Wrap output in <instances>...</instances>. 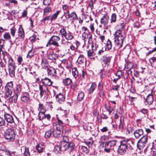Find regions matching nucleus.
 I'll return each instance as SVG.
<instances>
[{
	"label": "nucleus",
	"mask_w": 156,
	"mask_h": 156,
	"mask_svg": "<svg viewBox=\"0 0 156 156\" xmlns=\"http://www.w3.org/2000/svg\"><path fill=\"white\" fill-rule=\"evenodd\" d=\"M16 131L13 128L7 129L4 133V137L9 141H13L16 136Z\"/></svg>",
	"instance_id": "obj_1"
},
{
	"label": "nucleus",
	"mask_w": 156,
	"mask_h": 156,
	"mask_svg": "<svg viewBox=\"0 0 156 156\" xmlns=\"http://www.w3.org/2000/svg\"><path fill=\"white\" fill-rule=\"evenodd\" d=\"M60 40V38L58 36H53L49 39L46 45V47H49L50 49L53 50L55 49L54 47H52L53 45L55 48L59 46L58 41Z\"/></svg>",
	"instance_id": "obj_2"
},
{
	"label": "nucleus",
	"mask_w": 156,
	"mask_h": 156,
	"mask_svg": "<svg viewBox=\"0 0 156 156\" xmlns=\"http://www.w3.org/2000/svg\"><path fill=\"white\" fill-rule=\"evenodd\" d=\"M14 90L13 82H8L5 85L3 93L5 98H8L11 96Z\"/></svg>",
	"instance_id": "obj_3"
},
{
	"label": "nucleus",
	"mask_w": 156,
	"mask_h": 156,
	"mask_svg": "<svg viewBox=\"0 0 156 156\" xmlns=\"http://www.w3.org/2000/svg\"><path fill=\"white\" fill-rule=\"evenodd\" d=\"M129 140H123L120 141V145L118 146L117 151L121 155H123L127 151L128 145L129 144Z\"/></svg>",
	"instance_id": "obj_4"
},
{
	"label": "nucleus",
	"mask_w": 156,
	"mask_h": 156,
	"mask_svg": "<svg viewBox=\"0 0 156 156\" xmlns=\"http://www.w3.org/2000/svg\"><path fill=\"white\" fill-rule=\"evenodd\" d=\"M8 68L9 74L12 77L15 76L16 65L13 59H9L8 63Z\"/></svg>",
	"instance_id": "obj_5"
},
{
	"label": "nucleus",
	"mask_w": 156,
	"mask_h": 156,
	"mask_svg": "<svg viewBox=\"0 0 156 156\" xmlns=\"http://www.w3.org/2000/svg\"><path fill=\"white\" fill-rule=\"evenodd\" d=\"M114 35V41L117 45H119L120 47H122L125 37L119 33H115Z\"/></svg>",
	"instance_id": "obj_6"
},
{
	"label": "nucleus",
	"mask_w": 156,
	"mask_h": 156,
	"mask_svg": "<svg viewBox=\"0 0 156 156\" xmlns=\"http://www.w3.org/2000/svg\"><path fill=\"white\" fill-rule=\"evenodd\" d=\"M62 115L61 113H59L58 115H56L57 121L62 122L64 124L68 125L69 123V121L67 117V115L64 113Z\"/></svg>",
	"instance_id": "obj_7"
},
{
	"label": "nucleus",
	"mask_w": 156,
	"mask_h": 156,
	"mask_svg": "<svg viewBox=\"0 0 156 156\" xmlns=\"http://www.w3.org/2000/svg\"><path fill=\"white\" fill-rule=\"evenodd\" d=\"M147 140V137L144 136L137 143V146L140 148H143L146 145Z\"/></svg>",
	"instance_id": "obj_8"
},
{
	"label": "nucleus",
	"mask_w": 156,
	"mask_h": 156,
	"mask_svg": "<svg viewBox=\"0 0 156 156\" xmlns=\"http://www.w3.org/2000/svg\"><path fill=\"white\" fill-rule=\"evenodd\" d=\"M39 90L40 91V95L41 97H42L44 95L48 94V90L47 86L40 84Z\"/></svg>",
	"instance_id": "obj_9"
},
{
	"label": "nucleus",
	"mask_w": 156,
	"mask_h": 156,
	"mask_svg": "<svg viewBox=\"0 0 156 156\" xmlns=\"http://www.w3.org/2000/svg\"><path fill=\"white\" fill-rule=\"evenodd\" d=\"M21 101L25 103L30 101V95L29 93L27 92H23L21 97Z\"/></svg>",
	"instance_id": "obj_10"
},
{
	"label": "nucleus",
	"mask_w": 156,
	"mask_h": 156,
	"mask_svg": "<svg viewBox=\"0 0 156 156\" xmlns=\"http://www.w3.org/2000/svg\"><path fill=\"white\" fill-rule=\"evenodd\" d=\"M48 76L50 77H55L57 76V71L56 69L52 67L47 68V69Z\"/></svg>",
	"instance_id": "obj_11"
},
{
	"label": "nucleus",
	"mask_w": 156,
	"mask_h": 156,
	"mask_svg": "<svg viewBox=\"0 0 156 156\" xmlns=\"http://www.w3.org/2000/svg\"><path fill=\"white\" fill-rule=\"evenodd\" d=\"M56 101L59 104L63 103L65 101V95L61 93H59L55 96Z\"/></svg>",
	"instance_id": "obj_12"
},
{
	"label": "nucleus",
	"mask_w": 156,
	"mask_h": 156,
	"mask_svg": "<svg viewBox=\"0 0 156 156\" xmlns=\"http://www.w3.org/2000/svg\"><path fill=\"white\" fill-rule=\"evenodd\" d=\"M43 124L45 126H48L51 125L52 123L51 116L50 114L46 115L45 118L43 119Z\"/></svg>",
	"instance_id": "obj_13"
},
{
	"label": "nucleus",
	"mask_w": 156,
	"mask_h": 156,
	"mask_svg": "<svg viewBox=\"0 0 156 156\" xmlns=\"http://www.w3.org/2000/svg\"><path fill=\"white\" fill-rule=\"evenodd\" d=\"M45 144L42 142L37 144L35 146L36 149L38 153H41L43 152V150L45 149Z\"/></svg>",
	"instance_id": "obj_14"
},
{
	"label": "nucleus",
	"mask_w": 156,
	"mask_h": 156,
	"mask_svg": "<svg viewBox=\"0 0 156 156\" xmlns=\"http://www.w3.org/2000/svg\"><path fill=\"white\" fill-rule=\"evenodd\" d=\"M60 12V10H57L56 12L52 15L47 16V20H50L51 22L55 20Z\"/></svg>",
	"instance_id": "obj_15"
},
{
	"label": "nucleus",
	"mask_w": 156,
	"mask_h": 156,
	"mask_svg": "<svg viewBox=\"0 0 156 156\" xmlns=\"http://www.w3.org/2000/svg\"><path fill=\"white\" fill-rule=\"evenodd\" d=\"M4 118L6 121L9 123H14L13 117L9 114L4 112Z\"/></svg>",
	"instance_id": "obj_16"
},
{
	"label": "nucleus",
	"mask_w": 156,
	"mask_h": 156,
	"mask_svg": "<svg viewBox=\"0 0 156 156\" xmlns=\"http://www.w3.org/2000/svg\"><path fill=\"white\" fill-rule=\"evenodd\" d=\"M109 20V17L107 14H104L101 18L100 23L101 24L105 26L108 24Z\"/></svg>",
	"instance_id": "obj_17"
},
{
	"label": "nucleus",
	"mask_w": 156,
	"mask_h": 156,
	"mask_svg": "<svg viewBox=\"0 0 156 156\" xmlns=\"http://www.w3.org/2000/svg\"><path fill=\"white\" fill-rule=\"evenodd\" d=\"M136 139H139L144 134V131L142 129L136 130L133 133Z\"/></svg>",
	"instance_id": "obj_18"
},
{
	"label": "nucleus",
	"mask_w": 156,
	"mask_h": 156,
	"mask_svg": "<svg viewBox=\"0 0 156 156\" xmlns=\"http://www.w3.org/2000/svg\"><path fill=\"white\" fill-rule=\"evenodd\" d=\"M41 82L43 84V85L46 86H50L52 85L53 83L50 79L47 77H45L44 79H42Z\"/></svg>",
	"instance_id": "obj_19"
},
{
	"label": "nucleus",
	"mask_w": 156,
	"mask_h": 156,
	"mask_svg": "<svg viewBox=\"0 0 156 156\" xmlns=\"http://www.w3.org/2000/svg\"><path fill=\"white\" fill-rule=\"evenodd\" d=\"M19 38L24 39L25 37L24 32L21 25H20L17 32Z\"/></svg>",
	"instance_id": "obj_20"
},
{
	"label": "nucleus",
	"mask_w": 156,
	"mask_h": 156,
	"mask_svg": "<svg viewBox=\"0 0 156 156\" xmlns=\"http://www.w3.org/2000/svg\"><path fill=\"white\" fill-rule=\"evenodd\" d=\"M119 123V131L122 132L124 130V117L122 115L120 116Z\"/></svg>",
	"instance_id": "obj_21"
},
{
	"label": "nucleus",
	"mask_w": 156,
	"mask_h": 156,
	"mask_svg": "<svg viewBox=\"0 0 156 156\" xmlns=\"http://www.w3.org/2000/svg\"><path fill=\"white\" fill-rule=\"evenodd\" d=\"M40 64L42 67L43 68L47 69L48 68V63L47 61V59H40Z\"/></svg>",
	"instance_id": "obj_22"
},
{
	"label": "nucleus",
	"mask_w": 156,
	"mask_h": 156,
	"mask_svg": "<svg viewBox=\"0 0 156 156\" xmlns=\"http://www.w3.org/2000/svg\"><path fill=\"white\" fill-rule=\"evenodd\" d=\"M66 16H68V18L70 19V20L72 22H73L74 20L78 19L76 14L74 12H72L70 14L69 13Z\"/></svg>",
	"instance_id": "obj_23"
},
{
	"label": "nucleus",
	"mask_w": 156,
	"mask_h": 156,
	"mask_svg": "<svg viewBox=\"0 0 156 156\" xmlns=\"http://www.w3.org/2000/svg\"><path fill=\"white\" fill-rule=\"evenodd\" d=\"M52 131L53 136L54 138H57L60 137L62 130L56 128L55 129H52Z\"/></svg>",
	"instance_id": "obj_24"
},
{
	"label": "nucleus",
	"mask_w": 156,
	"mask_h": 156,
	"mask_svg": "<svg viewBox=\"0 0 156 156\" xmlns=\"http://www.w3.org/2000/svg\"><path fill=\"white\" fill-rule=\"evenodd\" d=\"M82 37L83 38L85 39L86 38L88 39V42H90V39L92 38V36L91 34L88 31L87 32H84L82 34Z\"/></svg>",
	"instance_id": "obj_25"
},
{
	"label": "nucleus",
	"mask_w": 156,
	"mask_h": 156,
	"mask_svg": "<svg viewBox=\"0 0 156 156\" xmlns=\"http://www.w3.org/2000/svg\"><path fill=\"white\" fill-rule=\"evenodd\" d=\"M72 83V79L69 77L63 79L62 80V83L64 86L70 85Z\"/></svg>",
	"instance_id": "obj_26"
},
{
	"label": "nucleus",
	"mask_w": 156,
	"mask_h": 156,
	"mask_svg": "<svg viewBox=\"0 0 156 156\" xmlns=\"http://www.w3.org/2000/svg\"><path fill=\"white\" fill-rule=\"evenodd\" d=\"M146 101L148 105H152L154 101L153 95L150 94H149L147 97Z\"/></svg>",
	"instance_id": "obj_27"
},
{
	"label": "nucleus",
	"mask_w": 156,
	"mask_h": 156,
	"mask_svg": "<svg viewBox=\"0 0 156 156\" xmlns=\"http://www.w3.org/2000/svg\"><path fill=\"white\" fill-rule=\"evenodd\" d=\"M105 107L106 110L108 112L109 115H111L112 112H114V108H112L110 103L108 105L105 104Z\"/></svg>",
	"instance_id": "obj_28"
},
{
	"label": "nucleus",
	"mask_w": 156,
	"mask_h": 156,
	"mask_svg": "<svg viewBox=\"0 0 156 156\" xmlns=\"http://www.w3.org/2000/svg\"><path fill=\"white\" fill-rule=\"evenodd\" d=\"M118 114L120 115V116L122 115V117H124L123 115L121 109L120 107V109H116L115 112L114 113V118L115 119H118L119 117Z\"/></svg>",
	"instance_id": "obj_29"
},
{
	"label": "nucleus",
	"mask_w": 156,
	"mask_h": 156,
	"mask_svg": "<svg viewBox=\"0 0 156 156\" xmlns=\"http://www.w3.org/2000/svg\"><path fill=\"white\" fill-rule=\"evenodd\" d=\"M97 86L95 82H93L91 85L90 87L87 90V93L89 94L92 93Z\"/></svg>",
	"instance_id": "obj_30"
},
{
	"label": "nucleus",
	"mask_w": 156,
	"mask_h": 156,
	"mask_svg": "<svg viewBox=\"0 0 156 156\" xmlns=\"http://www.w3.org/2000/svg\"><path fill=\"white\" fill-rule=\"evenodd\" d=\"M66 124L63 123L62 122H61L58 121H57V123L56 125V128L58 130H60L62 131L64 126Z\"/></svg>",
	"instance_id": "obj_31"
},
{
	"label": "nucleus",
	"mask_w": 156,
	"mask_h": 156,
	"mask_svg": "<svg viewBox=\"0 0 156 156\" xmlns=\"http://www.w3.org/2000/svg\"><path fill=\"white\" fill-rule=\"evenodd\" d=\"M80 78L81 80L86 79L88 76L87 73L84 70H82L81 73L80 74Z\"/></svg>",
	"instance_id": "obj_32"
},
{
	"label": "nucleus",
	"mask_w": 156,
	"mask_h": 156,
	"mask_svg": "<svg viewBox=\"0 0 156 156\" xmlns=\"http://www.w3.org/2000/svg\"><path fill=\"white\" fill-rule=\"evenodd\" d=\"M18 95L14 93V95L12 96H11L9 97V100H11V101L12 102H13L14 103H16L17 102V100L18 99Z\"/></svg>",
	"instance_id": "obj_33"
},
{
	"label": "nucleus",
	"mask_w": 156,
	"mask_h": 156,
	"mask_svg": "<svg viewBox=\"0 0 156 156\" xmlns=\"http://www.w3.org/2000/svg\"><path fill=\"white\" fill-rule=\"evenodd\" d=\"M21 87L22 85L21 84L17 85L16 89L14 91V93L19 95L21 92Z\"/></svg>",
	"instance_id": "obj_34"
},
{
	"label": "nucleus",
	"mask_w": 156,
	"mask_h": 156,
	"mask_svg": "<svg viewBox=\"0 0 156 156\" xmlns=\"http://www.w3.org/2000/svg\"><path fill=\"white\" fill-rule=\"evenodd\" d=\"M68 143V144L66 147V148H67V150L68 149L69 151L70 152H72L73 151L75 148V145L73 142H69Z\"/></svg>",
	"instance_id": "obj_35"
},
{
	"label": "nucleus",
	"mask_w": 156,
	"mask_h": 156,
	"mask_svg": "<svg viewBox=\"0 0 156 156\" xmlns=\"http://www.w3.org/2000/svg\"><path fill=\"white\" fill-rule=\"evenodd\" d=\"M84 96V93L82 91H79L77 97V100L78 101H82Z\"/></svg>",
	"instance_id": "obj_36"
},
{
	"label": "nucleus",
	"mask_w": 156,
	"mask_h": 156,
	"mask_svg": "<svg viewBox=\"0 0 156 156\" xmlns=\"http://www.w3.org/2000/svg\"><path fill=\"white\" fill-rule=\"evenodd\" d=\"M27 68H24L23 69V70L21 73V76L22 77H24L25 78H27L28 77V73H27Z\"/></svg>",
	"instance_id": "obj_37"
},
{
	"label": "nucleus",
	"mask_w": 156,
	"mask_h": 156,
	"mask_svg": "<svg viewBox=\"0 0 156 156\" xmlns=\"http://www.w3.org/2000/svg\"><path fill=\"white\" fill-rule=\"evenodd\" d=\"M52 11L51 8L47 7L45 8L44 9L43 15L44 16H47L49 13Z\"/></svg>",
	"instance_id": "obj_38"
},
{
	"label": "nucleus",
	"mask_w": 156,
	"mask_h": 156,
	"mask_svg": "<svg viewBox=\"0 0 156 156\" xmlns=\"http://www.w3.org/2000/svg\"><path fill=\"white\" fill-rule=\"evenodd\" d=\"M46 112H39L38 114V119L39 120L41 121L45 118Z\"/></svg>",
	"instance_id": "obj_39"
},
{
	"label": "nucleus",
	"mask_w": 156,
	"mask_h": 156,
	"mask_svg": "<svg viewBox=\"0 0 156 156\" xmlns=\"http://www.w3.org/2000/svg\"><path fill=\"white\" fill-rule=\"evenodd\" d=\"M52 133V129H51L45 132L44 135V137L46 139H49L51 136Z\"/></svg>",
	"instance_id": "obj_40"
},
{
	"label": "nucleus",
	"mask_w": 156,
	"mask_h": 156,
	"mask_svg": "<svg viewBox=\"0 0 156 156\" xmlns=\"http://www.w3.org/2000/svg\"><path fill=\"white\" fill-rule=\"evenodd\" d=\"M38 110L39 112H46L47 110L46 108L44 106L43 104L41 103L40 102L39 104V107Z\"/></svg>",
	"instance_id": "obj_41"
},
{
	"label": "nucleus",
	"mask_w": 156,
	"mask_h": 156,
	"mask_svg": "<svg viewBox=\"0 0 156 156\" xmlns=\"http://www.w3.org/2000/svg\"><path fill=\"white\" fill-rule=\"evenodd\" d=\"M112 48V44L111 41L108 39L107 42V44L105 46V51L107 50V51L109 50Z\"/></svg>",
	"instance_id": "obj_42"
},
{
	"label": "nucleus",
	"mask_w": 156,
	"mask_h": 156,
	"mask_svg": "<svg viewBox=\"0 0 156 156\" xmlns=\"http://www.w3.org/2000/svg\"><path fill=\"white\" fill-rule=\"evenodd\" d=\"M72 74L75 78L79 76V72L76 68L75 67L72 69Z\"/></svg>",
	"instance_id": "obj_43"
},
{
	"label": "nucleus",
	"mask_w": 156,
	"mask_h": 156,
	"mask_svg": "<svg viewBox=\"0 0 156 156\" xmlns=\"http://www.w3.org/2000/svg\"><path fill=\"white\" fill-rule=\"evenodd\" d=\"M6 154L8 155L9 156H21V154H19L15 151L11 152L9 151H8Z\"/></svg>",
	"instance_id": "obj_44"
},
{
	"label": "nucleus",
	"mask_w": 156,
	"mask_h": 156,
	"mask_svg": "<svg viewBox=\"0 0 156 156\" xmlns=\"http://www.w3.org/2000/svg\"><path fill=\"white\" fill-rule=\"evenodd\" d=\"M74 37L73 36L72 34V33L68 31V33H66V34L64 38L67 40H71Z\"/></svg>",
	"instance_id": "obj_45"
},
{
	"label": "nucleus",
	"mask_w": 156,
	"mask_h": 156,
	"mask_svg": "<svg viewBox=\"0 0 156 156\" xmlns=\"http://www.w3.org/2000/svg\"><path fill=\"white\" fill-rule=\"evenodd\" d=\"M115 74L118 77L117 78L119 79L122 76H123L124 73L122 70H118Z\"/></svg>",
	"instance_id": "obj_46"
},
{
	"label": "nucleus",
	"mask_w": 156,
	"mask_h": 156,
	"mask_svg": "<svg viewBox=\"0 0 156 156\" xmlns=\"http://www.w3.org/2000/svg\"><path fill=\"white\" fill-rule=\"evenodd\" d=\"M117 15L115 13H113L112 14L111 19V23H115L116 21Z\"/></svg>",
	"instance_id": "obj_47"
},
{
	"label": "nucleus",
	"mask_w": 156,
	"mask_h": 156,
	"mask_svg": "<svg viewBox=\"0 0 156 156\" xmlns=\"http://www.w3.org/2000/svg\"><path fill=\"white\" fill-rule=\"evenodd\" d=\"M66 32L65 29L64 28H62L59 31V35H61L62 38H64L66 34Z\"/></svg>",
	"instance_id": "obj_48"
},
{
	"label": "nucleus",
	"mask_w": 156,
	"mask_h": 156,
	"mask_svg": "<svg viewBox=\"0 0 156 156\" xmlns=\"http://www.w3.org/2000/svg\"><path fill=\"white\" fill-rule=\"evenodd\" d=\"M54 151L57 154H60L61 153V147L58 145H56L54 147Z\"/></svg>",
	"instance_id": "obj_49"
},
{
	"label": "nucleus",
	"mask_w": 156,
	"mask_h": 156,
	"mask_svg": "<svg viewBox=\"0 0 156 156\" xmlns=\"http://www.w3.org/2000/svg\"><path fill=\"white\" fill-rule=\"evenodd\" d=\"M24 151L23 153V156H30L29 148L25 146L24 147Z\"/></svg>",
	"instance_id": "obj_50"
},
{
	"label": "nucleus",
	"mask_w": 156,
	"mask_h": 156,
	"mask_svg": "<svg viewBox=\"0 0 156 156\" xmlns=\"http://www.w3.org/2000/svg\"><path fill=\"white\" fill-rule=\"evenodd\" d=\"M3 37L5 41H9L11 39V37L9 32H6L4 34Z\"/></svg>",
	"instance_id": "obj_51"
},
{
	"label": "nucleus",
	"mask_w": 156,
	"mask_h": 156,
	"mask_svg": "<svg viewBox=\"0 0 156 156\" xmlns=\"http://www.w3.org/2000/svg\"><path fill=\"white\" fill-rule=\"evenodd\" d=\"M59 144L61 148H63L64 151H65L67 150V148H66L67 145V144L65 143L64 142L60 141Z\"/></svg>",
	"instance_id": "obj_52"
},
{
	"label": "nucleus",
	"mask_w": 156,
	"mask_h": 156,
	"mask_svg": "<svg viewBox=\"0 0 156 156\" xmlns=\"http://www.w3.org/2000/svg\"><path fill=\"white\" fill-rule=\"evenodd\" d=\"M89 146H88V148L87 147L82 146L81 147V149L83 153L87 154L89 152Z\"/></svg>",
	"instance_id": "obj_53"
},
{
	"label": "nucleus",
	"mask_w": 156,
	"mask_h": 156,
	"mask_svg": "<svg viewBox=\"0 0 156 156\" xmlns=\"http://www.w3.org/2000/svg\"><path fill=\"white\" fill-rule=\"evenodd\" d=\"M62 140L61 141L64 142L65 143L68 144L69 143V137L68 136L65 135L63 134V133H62Z\"/></svg>",
	"instance_id": "obj_54"
},
{
	"label": "nucleus",
	"mask_w": 156,
	"mask_h": 156,
	"mask_svg": "<svg viewBox=\"0 0 156 156\" xmlns=\"http://www.w3.org/2000/svg\"><path fill=\"white\" fill-rule=\"evenodd\" d=\"M62 8L64 11V14H65L66 15L69 13V7L66 5H63Z\"/></svg>",
	"instance_id": "obj_55"
},
{
	"label": "nucleus",
	"mask_w": 156,
	"mask_h": 156,
	"mask_svg": "<svg viewBox=\"0 0 156 156\" xmlns=\"http://www.w3.org/2000/svg\"><path fill=\"white\" fill-rule=\"evenodd\" d=\"M77 62L79 64L83 65H86L87 63L86 59H77Z\"/></svg>",
	"instance_id": "obj_56"
},
{
	"label": "nucleus",
	"mask_w": 156,
	"mask_h": 156,
	"mask_svg": "<svg viewBox=\"0 0 156 156\" xmlns=\"http://www.w3.org/2000/svg\"><path fill=\"white\" fill-rule=\"evenodd\" d=\"M125 24L123 22L120 23L119 25L120 28L118 30H117L115 33L122 34L121 31L123 30V28Z\"/></svg>",
	"instance_id": "obj_57"
},
{
	"label": "nucleus",
	"mask_w": 156,
	"mask_h": 156,
	"mask_svg": "<svg viewBox=\"0 0 156 156\" xmlns=\"http://www.w3.org/2000/svg\"><path fill=\"white\" fill-rule=\"evenodd\" d=\"M70 85V88L73 90L74 91L76 89H77V88L78 87V85L77 84V83L76 82H74L73 83H71V84Z\"/></svg>",
	"instance_id": "obj_58"
},
{
	"label": "nucleus",
	"mask_w": 156,
	"mask_h": 156,
	"mask_svg": "<svg viewBox=\"0 0 156 156\" xmlns=\"http://www.w3.org/2000/svg\"><path fill=\"white\" fill-rule=\"evenodd\" d=\"M117 142V141L116 140H112L109 141V147L111 148L112 147H114L116 145Z\"/></svg>",
	"instance_id": "obj_59"
},
{
	"label": "nucleus",
	"mask_w": 156,
	"mask_h": 156,
	"mask_svg": "<svg viewBox=\"0 0 156 156\" xmlns=\"http://www.w3.org/2000/svg\"><path fill=\"white\" fill-rule=\"evenodd\" d=\"M100 76L101 78H105L106 77V75H107L106 72L105 71L104 69L101 70V72L100 73Z\"/></svg>",
	"instance_id": "obj_60"
},
{
	"label": "nucleus",
	"mask_w": 156,
	"mask_h": 156,
	"mask_svg": "<svg viewBox=\"0 0 156 156\" xmlns=\"http://www.w3.org/2000/svg\"><path fill=\"white\" fill-rule=\"evenodd\" d=\"M110 59H102V62H101L103 65H104V64H105L107 65V66H108L110 65Z\"/></svg>",
	"instance_id": "obj_61"
},
{
	"label": "nucleus",
	"mask_w": 156,
	"mask_h": 156,
	"mask_svg": "<svg viewBox=\"0 0 156 156\" xmlns=\"http://www.w3.org/2000/svg\"><path fill=\"white\" fill-rule=\"evenodd\" d=\"M129 100L130 102V104L133 102L136 101L137 100V95L135 96V97L133 96H129Z\"/></svg>",
	"instance_id": "obj_62"
},
{
	"label": "nucleus",
	"mask_w": 156,
	"mask_h": 156,
	"mask_svg": "<svg viewBox=\"0 0 156 156\" xmlns=\"http://www.w3.org/2000/svg\"><path fill=\"white\" fill-rule=\"evenodd\" d=\"M149 61L152 67L156 68V59H149Z\"/></svg>",
	"instance_id": "obj_63"
},
{
	"label": "nucleus",
	"mask_w": 156,
	"mask_h": 156,
	"mask_svg": "<svg viewBox=\"0 0 156 156\" xmlns=\"http://www.w3.org/2000/svg\"><path fill=\"white\" fill-rule=\"evenodd\" d=\"M96 0H91L89 2V5L90 6L91 9H92L94 8V4L95 3Z\"/></svg>",
	"instance_id": "obj_64"
}]
</instances>
